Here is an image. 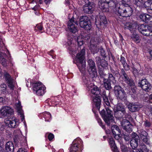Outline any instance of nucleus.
I'll list each match as a JSON object with an SVG mask.
<instances>
[{
  "mask_svg": "<svg viewBox=\"0 0 152 152\" xmlns=\"http://www.w3.org/2000/svg\"><path fill=\"white\" fill-rule=\"evenodd\" d=\"M35 28H37L39 30H42L43 29V26L41 23H39L36 26Z\"/></svg>",
  "mask_w": 152,
  "mask_h": 152,
  "instance_id": "nucleus-47",
  "label": "nucleus"
},
{
  "mask_svg": "<svg viewBox=\"0 0 152 152\" xmlns=\"http://www.w3.org/2000/svg\"><path fill=\"white\" fill-rule=\"evenodd\" d=\"M107 21L105 16L104 14L100 15L99 17L96 18L95 24L97 27L101 26L103 24H106Z\"/></svg>",
  "mask_w": 152,
  "mask_h": 152,
  "instance_id": "nucleus-17",
  "label": "nucleus"
},
{
  "mask_svg": "<svg viewBox=\"0 0 152 152\" xmlns=\"http://www.w3.org/2000/svg\"><path fill=\"white\" fill-rule=\"evenodd\" d=\"M98 42L99 39L97 35L92 36L90 41L89 48L93 54L97 53L98 51V48L97 46Z\"/></svg>",
  "mask_w": 152,
  "mask_h": 152,
  "instance_id": "nucleus-7",
  "label": "nucleus"
},
{
  "mask_svg": "<svg viewBox=\"0 0 152 152\" xmlns=\"http://www.w3.org/2000/svg\"><path fill=\"white\" fill-rule=\"evenodd\" d=\"M115 94L118 99L124 101L126 99V94L124 90L119 86L114 87Z\"/></svg>",
  "mask_w": 152,
  "mask_h": 152,
  "instance_id": "nucleus-5",
  "label": "nucleus"
},
{
  "mask_svg": "<svg viewBox=\"0 0 152 152\" xmlns=\"http://www.w3.org/2000/svg\"><path fill=\"white\" fill-rule=\"evenodd\" d=\"M107 80L110 81H110L113 82V83H115V78L112 74H109L108 79Z\"/></svg>",
  "mask_w": 152,
  "mask_h": 152,
  "instance_id": "nucleus-43",
  "label": "nucleus"
},
{
  "mask_svg": "<svg viewBox=\"0 0 152 152\" xmlns=\"http://www.w3.org/2000/svg\"><path fill=\"white\" fill-rule=\"evenodd\" d=\"M33 92L37 95L42 96L45 93V87L41 82H35L33 84Z\"/></svg>",
  "mask_w": 152,
  "mask_h": 152,
  "instance_id": "nucleus-4",
  "label": "nucleus"
},
{
  "mask_svg": "<svg viewBox=\"0 0 152 152\" xmlns=\"http://www.w3.org/2000/svg\"><path fill=\"white\" fill-rule=\"evenodd\" d=\"M95 6L94 3L89 2L83 7V10L85 13L91 14L93 12Z\"/></svg>",
  "mask_w": 152,
  "mask_h": 152,
  "instance_id": "nucleus-15",
  "label": "nucleus"
},
{
  "mask_svg": "<svg viewBox=\"0 0 152 152\" xmlns=\"http://www.w3.org/2000/svg\"><path fill=\"white\" fill-rule=\"evenodd\" d=\"M20 143H21L22 146L26 145H27L26 138L24 136L21 135L20 139H19Z\"/></svg>",
  "mask_w": 152,
  "mask_h": 152,
  "instance_id": "nucleus-39",
  "label": "nucleus"
},
{
  "mask_svg": "<svg viewBox=\"0 0 152 152\" xmlns=\"http://www.w3.org/2000/svg\"><path fill=\"white\" fill-rule=\"evenodd\" d=\"M111 129L113 134H115L116 133L120 134L121 131L118 126L113 125L112 126Z\"/></svg>",
  "mask_w": 152,
  "mask_h": 152,
  "instance_id": "nucleus-33",
  "label": "nucleus"
},
{
  "mask_svg": "<svg viewBox=\"0 0 152 152\" xmlns=\"http://www.w3.org/2000/svg\"><path fill=\"white\" fill-rule=\"evenodd\" d=\"M48 139L50 141H51L54 137V135L52 133H49L48 136Z\"/></svg>",
  "mask_w": 152,
  "mask_h": 152,
  "instance_id": "nucleus-48",
  "label": "nucleus"
},
{
  "mask_svg": "<svg viewBox=\"0 0 152 152\" xmlns=\"http://www.w3.org/2000/svg\"><path fill=\"white\" fill-rule=\"evenodd\" d=\"M96 58V61L98 65H100L103 68L106 69L107 67L108 64L105 60H101L99 57H97Z\"/></svg>",
  "mask_w": 152,
  "mask_h": 152,
  "instance_id": "nucleus-24",
  "label": "nucleus"
},
{
  "mask_svg": "<svg viewBox=\"0 0 152 152\" xmlns=\"http://www.w3.org/2000/svg\"><path fill=\"white\" fill-rule=\"evenodd\" d=\"M13 111L12 108L8 106H4L0 110V113L1 115L4 116H8L11 115Z\"/></svg>",
  "mask_w": 152,
  "mask_h": 152,
  "instance_id": "nucleus-16",
  "label": "nucleus"
},
{
  "mask_svg": "<svg viewBox=\"0 0 152 152\" xmlns=\"http://www.w3.org/2000/svg\"><path fill=\"white\" fill-rule=\"evenodd\" d=\"M139 31L143 35L146 36H152V28L143 24L139 25Z\"/></svg>",
  "mask_w": 152,
  "mask_h": 152,
  "instance_id": "nucleus-8",
  "label": "nucleus"
},
{
  "mask_svg": "<svg viewBox=\"0 0 152 152\" xmlns=\"http://www.w3.org/2000/svg\"><path fill=\"white\" fill-rule=\"evenodd\" d=\"M121 150L122 152H127V148L125 145H122L121 146Z\"/></svg>",
  "mask_w": 152,
  "mask_h": 152,
  "instance_id": "nucleus-46",
  "label": "nucleus"
},
{
  "mask_svg": "<svg viewBox=\"0 0 152 152\" xmlns=\"http://www.w3.org/2000/svg\"><path fill=\"white\" fill-rule=\"evenodd\" d=\"M145 22L148 24L152 26V17L148 14H146Z\"/></svg>",
  "mask_w": 152,
  "mask_h": 152,
  "instance_id": "nucleus-36",
  "label": "nucleus"
},
{
  "mask_svg": "<svg viewBox=\"0 0 152 152\" xmlns=\"http://www.w3.org/2000/svg\"><path fill=\"white\" fill-rule=\"evenodd\" d=\"M144 2V0H134V4L137 7H140L143 6Z\"/></svg>",
  "mask_w": 152,
  "mask_h": 152,
  "instance_id": "nucleus-38",
  "label": "nucleus"
},
{
  "mask_svg": "<svg viewBox=\"0 0 152 152\" xmlns=\"http://www.w3.org/2000/svg\"><path fill=\"white\" fill-rule=\"evenodd\" d=\"M73 39L70 37H68L67 42L65 44L66 47L69 46L68 48L70 52V53L74 54L75 53V51L74 50L75 46L73 43Z\"/></svg>",
  "mask_w": 152,
  "mask_h": 152,
  "instance_id": "nucleus-14",
  "label": "nucleus"
},
{
  "mask_svg": "<svg viewBox=\"0 0 152 152\" xmlns=\"http://www.w3.org/2000/svg\"><path fill=\"white\" fill-rule=\"evenodd\" d=\"M80 26L87 30H89L91 28L89 18L86 16L81 17L80 19Z\"/></svg>",
  "mask_w": 152,
  "mask_h": 152,
  "instance_id": "nucleus-9",
  "label": "nucleus"
},
{
  "mask_svg": "<svg viewBox=\"0 0 152 152\" xmlns=\"http://www.w3.org/2000/svg\"><path fill=\"white\" fill-rule=\"evenodd\" d=\"M150 54L152 57V50L150 52Z\"/></svg>",
  "mask_w": 152,
  "mask_h": 152,
  "instance_id": "nucleus-64",
  "label": "nucleus"
},
{
  "mask_svg": "<svg viewBox=\"0 0 152 152\" xmlns=\"http://www.w3.org/2000/svg\"><path fill=\"white\" fill-rule=\"evenodd\" d=\"M43 116L46 121H49L51 118L50 114L48 112H45L43 114Z\"/></svg>",
  "mask_w": 152,
  "mask_h": 152,
  "instance_id": "nucleus-37",
  "label": "nucleus"
},
{
  "mask_svg": "<svg viewBox=\"0 0 152 152\" xmlns=\"http://www.w3.org/2000/svg\"><path fill=\"white\" fill-rule=\"evenodd\" d=\"M17 152H27L26 151L23 150L21 148L19 149L17 151Z\"/></svg>",
  "mask_w": 152,
  "mask_h": 152,
  "instance_id": "nucleus-58",
  "label": "nucleus"
},
{
  "mask_svg": "<svg viewBox=\"0 0 152 152\" xmlns=\"http://www.w3.org/2000/svg\"><path fill=\"white\" fill-rule=\"evenodd\" d=\"M98 122L99 124V125L102 127V129H105V127L104 126L102 125V121L100 120V119H98Z\"/></svg>",
  "mask_w": 152,
  "mask_h": 152,
  "instance_id": "nucleus-49",
  "label": "nucleus"
},
{
  "mask_svg": "<svg viewBox=\"0 0 152 152\" xmlns=\"http://www.w3.org/2000/svg\"><path fill=\"white\" fill-rule=\"evenodd\" d=\"M92 78H89L88 76L84 75L83 77V80L84 85L86 87V90L88 93L91 94L95 96L94 97L93 101L97 108L99 110L101 103L100 97L102 96L104 102V105L105 106L106 112L103 109L100 112V114L102 115L105 122L108 125H110L111 123L114 122L113 118V112L109 107H106V105L108 107L110 106V103L108 98L106 95L105 91L103 92L101 94H100V92L99 88L94 84L93 82L91 80Z\"/></svg>",
  "mask_w": 152,
  "mask_h": 152,
  "instance_id": "nucleus-1",
  "label": "nucleus"
},
{
  "mask_svg": "<svg viewBox=\"0 0 152 152\" xmlns=\"http://www.w3.org/2000/svg\"><path fill=\"white\" fill-rule=\"evenodd\" d=\"M132 72L134 75H137L138 73L137 70L134 67H132Z\"/></svg>",
  "mask_w": 152,
  "mask_h": 152,
  "instance_id": "nucleus-52",
  "label": "nucleus"
},
{
  "mask_svg": "<svg viewBox=\"0 0 152 152\" xmlns=\"http://www.w3.org/2000/svg\"><path fill=\"white\" fill-rule=\"evenodd\" d=\"M115 75L117 76H120V75L119 74V72L117 71H116L115 73Z\"/></svg>",
  "mask_w": 152,
  "mask_h": 152,
  "instance_id": "nucleus-61",
  "label": "nucleus"
},
{
  "mask_svg": "<svg viewBox=\"0 0 152 152\" xmlns=\"http://www.w3.org/2000/svg\"><path fill=\"white\" fill-rule=\"evenodd\" d=\"M129 110L132 112H135L138 111L140 107L138 105L133 103H130L128 106Z\"/></svg>",
  "mask_w": 152,
  "mask_h": 152,
  "instance_id": "nucleus-27",
  "label": "nucleus"
},
{
  "mask_svg": "<svg viewBox=\"0 0 152 152\" xmlns=\"http://www.w3.org/2000/svg\"><path fill=\"white\" fill-rule=\"evenodd\" d=\"M39 8V6L38 5H36L32 9L35 11L38 9Z\"/></svg>",
  "mask_w": 152,
  "mask_h": 152,
  "instance_id": "nucleus-55",
  "label": "nucleus"
},
{
  "mask_svg": "<svg viewBox=\"0 0 152 152\" xmlns=\"http://www.w3.org/2000/svg\"><path fill=\"white\" fill-rule=\"evenodd\" d=\"M5 123L6 125L10 127H15L18 123V120L15 117L6 119Z\"/></svg>",
  "mask_w": 152,
  "mask_h": 152,
  "instance_id": "nucleus-18",
  "label": "nucleus"
},
{
  "mask_svg": "<svg viewBox=\"0 0 152 152\" xmlns=\"http://www.w3.org/2000/svg\"><path fill=\"white\" fill-rule=\"evenodd\" d=\"M6 85L5 84H1L0 86V90L2 92H4L6 91Z\"/></svg>",
  "mask_w": 152,
  "mask_h": 152,
  "instance_id": "nucleus-44",
  "label": "nucleus"
},
{
  "mask_svg": "<svg viewBox=\"0 0 152 152\" xmlns=\"http://www.w3.org/2000/svg\"><path fill=\"white\" fill-rule=\"evenodd\" d=\"M138 86L140 87L142 89L146 92H148L151 88L152 86L149 82L145 79H142L139 81Z\"/></svg>",
  "mask_w": 152,
  "mask_h": 152,
  "instance_id": "nucleus-11",
  "label": "nucleus"
},
{
  "mask_svg": "<svg viewBox=\"0 0 152 152\" xmlns=\"http://www.w3.org/2000/svg\"><path fill=\"white\" fill-rule=\"evenodd\" d=\"M147 133L145 131L142 130L141 131L140 136L141 139L147 144H149L148 139L147 137Z\"/></svg>",
  "mask_w": 152,
  "mask_h": 152,
  "instance_id": "nucleus-26",
  "label": "nucleus"
},
{
  "mask_svg": "<svg viewBox=\"0 0 152 152\" xmlns=\"http://www.w3.org/2000/svg\"><path fill=\"white\" fill-rule=\"evenodd\" d=\"M146 15V14H142L140 15V17L141 20L144 22L146 21V20H145V19Z\"/></svg>",
  "mask_w": 152,
  "mask_h": 152,
  "instance_id": "nucleus-45",
  "label": "nucleus"
},
{
  "mask_svg": "<svg viewBox=\"0 0 152 152\" xmlns=\"http://www.w3.org/2000/svg\"><path fill=\"white\" fill-rule=\"evenodd\" d=\"M4 99L2 97H0V103H3L4 101Z\"/></svg>",
  "mask_w": 152,
  "mask_h": 152,
  "instance_id": "nucleus-60",
  "label": "nucleus"
},
{
  "mask_svg": "<svg viewBox=\"0 0 152 152\" xmlns=\"http://www.w3.org/2000/svg\"><path fill=\"white\" fill-rule=\"evenodd\" d=\"M85 50L84 48L77 54L73 60V63L76 64L80 72L83 73L86 69V64L85 61Z\"/></svg>",
  "mask_w": 152,
  "mask_h": 152,
  "instance_id": "nucleus-3",
  "label": "nucleus"
},
{
  "mask_svg": "<svg viewBox=\"0 0 152 152\" xmlns=\"http://www.w3.org/2000/svg\"><path fill=\"white\" fill-rule=\"evenodd\" d=\"M101 53H102L101 55L102 56H104V55H105V53H104V50L102 49H101Z\"/></svg>",
  "mask_w": 152,
  "mask_h": 152,
  "instance_id": "nucleus-56",
  "label": "nucleus"
},
{
  "mask_svg": "<svg viewBox=\"0 0 152 152\" xmlns=\"http://www.w3.org/2000/svg\"><path fill=\"white\" fill-rule=\"evenodd\" d=\"M15 106L18 115L20 116L21 120L22 121L24 119V116L23 115V111L22 110V107L21 105L20 102L19 100H16Z\"/></svg>",
  "mask_w": 152,
  "mask_h": 152,
  "instance_id": "nucleus-20",
  "label": "nucleus"
},
{
  "mask_svg": "<svg viewBox=\"0 0 152 152\" xmlns=\"http://www.w3.org/2000/svg\"><path fill=\"white\" fill-rule=\"evenodd\" d=\"M130 86V92L131 93L132 92L133 94H134L136 92V87L133 81L132 84H128Z\"/></svg>",
  "mask_w": 152,
  "mask_h": 152,
  "instance_id": "nucleus-40",
  "label": "nucleus"
},
{
  "mask_svg": "<svg viewBox=\"0 0 152 152\" xmlns=\"http://www.w3.org/2000/svg\"><path fill=\"white\" fill-rule=\"evenodd\" d=\"M109 143L113 151L114 152H118L117 147L115 144V141L112 138H109Z\"/></svg>",
  "mask_w": 152,
  "mask_h": 152,
  "instance_id": "nucleus-28",
  "label": "nucleus"
},
{
  "mask_svg": "<svg viewBox=\"0 0 152 152\" xmlns=\"http://www.w3.org/2000/svg\"><path fill=\"white\" fill-rule=\"evenodd\" d=\"M53 50H51L50 52L49 53V54L51 55H52V54L53 53Z\"/></svg>",
  "mask_w": 152,
  "mask_h": 152,
  "instance_id": "nucleus-62",
  "label": "nucleus"
},
{
  "mask_svg": "<svg viewBox=\"0 0 152 152\" xmlns=\"http://www.w3.org/2000/svg\"><path fill=\"white\" fill-rule=\"evenodd\" d=\"M120 61L124 69L126 70H129V66L127 64L125 58L122 56H121Z\"/></svg>",
  "mask_w": 152,
  "mask_h": 152,
  "instance_id": "nucleus-31",
  "label": "nucleus"
},
{
  "mask_svg": "<svg viewBox=\"0 0 152 152\" xmlns=\"http://www.w3.org/2000/svg\"><path fill=\"white\" fill-rule=\"evenodd\" d=\"M99 72L101 78V81H102L103 83L105 88L107 90L110 89L111 84L110 81L107 78V75L104 73L102 69H99Z\"/></svg>",
  "mask_w": 152,
  "mask_h": 152,
  "instance_id": "nucleus-10",
  "label": "nucleus"
},
{
  "mask_svg": "<svg viewBox=\"0 0 152 152\" xmlns=\"http://www.w3.org/2000/svg\"><path fill=\"white\" fill-rule=\"evenodd\" d=\"M149 102L150 103H152V94L149 96Z\"/></svg>",
  "mask_w": 152,
  "mask_h": 152,
  "instance_id": "nucleus-54",
  "label": "nucleus"
},
{
  "mask_svg": "<svg viewBox=\"0 0 152 152\" xmlns=\"http://www.w3.org/2000/svg\"><path fill=\"white\" fill-rule=\"evenodd\" d=\"M124 28L126 29H129L131 31L132 29H134L136 28V25L135 23L128 22L125 24Z\"/></svg>",
  "mask_w": 152,
  "mask_h": 152,
  "instance_id": "nucleus-29",
  "label": "nucleus"
},
{
  "mask_svg": "<svg viewBox=\"0 0 152 152\" xmlns=\"http://www.w3.org/2000/svg\"><path fill=\"white\" fill-rule=\"evenodd\" d=\"M132 38L136 43H138L140 42V39L139 36L137 34H133L132 36Z\"/></svg>",
  "mask_w": 152,
  "mask_h": 152,
  "instance_id": "nucleus-34",
  "label": "nucleus"
},
{
  "mask_svg": "<svg viewBox=\"0 0 152 152\" xmlns=\"http://www.w3.org/2000/svg\"><path fill=\"white\" fill-rule=\"evenodd\" d=\"M117 0H100L98 5L103 12H108L109 7L115 6L116 13L119 16L125 17L130 16L132 12L131 7L127 4L120 6Z\"/></svg>",
  "mask_w": 152,
  "mask_h": 152,
  "instance_id": "nucleus-2",
  "label": "nucleus"
},
{
  "mask_svg": "<svg viewBox=\"0 0 152 152\" xmlns=\"http://www.w3.org/2000/svg\"><path fill=\"white\" fill-rule=\"evenodd\" d=\"M119 36L120 38H122L123 37L122 35L120 33H119Z\"/></svg>",
  "mask_w": 152,
  "mask_h": 152,
  "instance_id": "nucleus-63",
  "label": "nucleus"
},
{
  "mask_svg": "<svg viewBox=\"0 0 152 152\" xmlns=\"http://www.w3.org/2000/svg\"><path fill=\"white\" fill-rule=\"evenodd\" d=\"M132 139L130 142V144L133 149L135 148L138 146V142L139 137L135 133L132 134Z\"/></svg>",
  "mask_w": 152,
  "mask_h": 152,
  "instance_id": "nucleus-19",
  "label": "nucleus"
},
{
  "mask_svg": "<svg viewBox=\"0 0 152 152\" xmlns=\"http://www.w3.org/2000/svg\"><path fill=\"white\" fill-rule=\"evenodd\" d=\"M51 0H45V2L47 4H49Z\"/></svg>",
  "mask_w": 152,
  "mask_h": 152,
  "instance_id": "nucleus-57",
  "label": "nucleus"
},
{
  "mask_svg": "<svg viewBox=\"0 0 152 152\" xmlns=\"http://www.w3.org/2000/svg\"><path fill=\"white\" fill-rule=\"evenodd\" d=\"M124 139L126 140H129V138L128 136H126L124 137Z\"/></svg>",
  "mask_w": 152,
  "mask_h": 152,
  "instance_id": "nucleus-59",
  "label": "nucleus"
},
{
  "mask_svg": "<svg viewBox=\"0 0 152 152\" xmlns=\"http://www.w3.org/2000/svg\"><path fill=\"white\" fill-rule=\"evenodd\" d=\"M87 62L88 71L91 76L92 78L96 77L97 72L95 62L91 59H88Z\"/></svg>",
  "mask_w": 152,
  "mask_h": 152,
  "instance_id": "nucleus-6",
  "label": "nucleus"
},
{
  "mask_svg": "<svg viewBox=\"0 0 152 152\" xmlns=\"http://www.w3.org/2000/svg\"><path fill=\"white\" fill-rule=\"evenodd\" d=\"M4 54L3 53H0V62L2 65L4 66H6L7 65L6 61L4 58L3 55Z\"/></svg>",
  "mask_w": 152,
  "mask_h": 152,
  "instance_id": "nucleus-35",
  "label": "nucleus"
},
{
  "mask_svg": "<svg viewBox=\"0 0 152 152\" xmlns=\"http://www.w3.org/2000/svg\"><path fill=\"white\" fill-rule=\"evenodd\" d=\"M151 125V124L149 121H145L144 125L145 127H149Z\"/></svg>",
  "mask_w": 152,
  "mask_h": 152,
  "instance_id": "nucleus-50",
  "label": "nucleus"
},
{
  "mask_svg": "<svg viewBox=\"0 0 152 152\" xmlns=\"http://www.w3.org/2000/svg\"><path fill=\"white\" fill-rule=\"evenodd\" d=\"M114 115L115 117L117 118H125L126 114V111H114Z\"/></svg>",
  "mask_w": 152,
  "mask_h": 152,
  "instance_id": "nucleus-30",
  "label": "nucleus"
},
{
  "mask_svg": "<svg viewBox=\"0 0 152 152\" xmlns=\"http://www.w3.org/2000/svg\"><path fill=\"white\" fill-rule=\"evenodd\" d=\"M121 125L123 128L127 132H130L132 131V126L128 120H123L121 122Z\"/></svg>",
  "mask_w": 152,
  "mask_h": 152,
  "instance_id": "nucleus-21",
  "label": "nucleus"
},
{
  "mask_svg": "<svg viewBox=\"0 0 152 152\" xmlns=\"http://www.w3.org/2000/svg\"><path fill=\"white\" fill-rule=\"evenodd\" d=\"M120 134L116 133L115 134H113V135H114V137L115 139L118 140L119 139V138H120Z\"/></svg>",
  "mask_w": 152,
  "mask_h": 152,
  "instance_id": "nucleus-53",
  "label": "nucleus"
},
{
  "mask_svg": "<svg viewBox=\"0 0 152 152\" xmlns=\"http://www.w3.org/2000/svg\"><path fill=\"white\" fill-rule=\"evenodd\" d=\"M121 74L122 75V77L123 80H124L128 84H132L133 80L130 79L127 75L125 73L124 70L122 69L121 72Z\"/></svg>",
  "mask_w": 152,
  "mask_h": 152,
  "instance_id": "nucleus-23",
  "label": "nucleus"
},
{
  "mask_svg": "<svg viewBox=\"0 0 152 152\" xmlns=\"http://www.w3.org/2000/svg\"><path fill=\"white\" fill-rule=\"evenodd\" d=\"M151 1V0H148L146 1H145L143 4V6L146 8L148 9L151 6V5L152 4Z\"/></svg>",
  "mask_w": 152,
  "mask_h": 152,
  "instance_id": "nucleus-41",
  "label": "nucleus"
},
{
  "mask_svg": "<svg viewBox=\"0 0 152 152\" xmlns=\"http://www.w3.org/2000/svg\"><path fill=\"white\" fill-rule=\"evenodd\" d=\"M14 149L13 143L11 141L8 142L6 145L4 152H13Z\"/></svg>",
  "mask_w": 152,
  "mask_h": 152,
  "instance_id": "nucleus-25",
  "label": "nucleus"
},
{
  "mask_svg": "<svg viewBox=\"0 0 152 152\" xmlns=\"http://www.w3.org/2000/svg\"><path fill=\"white\" fill-rule=\"evenodd\" d=\"M82 140L79 138L75 139L69 148L70 152H77L78 151L79 144L81 143Z\"/></svg>",
  "mask_w": 152,
  "mask_h": 152,
  "instance_id": "nucleus-12",
  "label": "nucleus"
},
{
  "mask_svg": "<svg viewBox=\"0 0 152 152\" xmlns=\"http://www.w3.org/2000/svg\"><path fill=\"white\" fill-rule=\"evenodd\" d=\"M114 111H125V108L124 106L122 104L119 103L117 104V105L115 106L114 109Z\"/></svg>",
  "mask_w": 152,
  "mask_h": 152,
  "instance_id": "nucleus-32",
  "label": "nucleus"
},
{
  "mask_svg": "<svg viewBox=\"0 0 152 152\" xmlns=\"http://www.w3.org/2000/svg\"><path fill=\"white\" fill-rule=\"evenodd\" d=\"M77 22L75 21L74 18H72L68 22V26L71 32L75 33L77 31Z\"/></svg>",
  "mask_w": 152,
  "mask_h": 152,
  "instance_id": "nucleus-13",
  "label": "nucleus"
},
{
  "mask_svg": "<svg viewBox=\"0 0 152 152\" xmlns=\"http://www.w3.org/2000/svg\"><path fill=\"white\" fill-rule=\"evenodd\" d=\"M4 75L5 79L7 81L8 86L11 89L13 90L14 85L12 78L11 77L10 75L7 72Z\"/></svg>",
  "mask_w": 152,
  "mask_h": 152,
  "instance_id": "nucleus-22",
  "label": "nucleus"
},
{
  "mask_svg": "<svg viewBox=\"0 0 152 152\" xmlns=\"http://www.w3.org/2000/svg\"><path fill=\"white\" fill-rule=\"evenodd\" d=\"M129 152H143V151L142 150L140 149L139 150H135V151L133 149H131Z\"/></svg>",
  "mask_w": 152,
  "mask_h": 152,
  "instance_id": "nucleus-51",
  "label": "nucleus"
},
{
  "mask_svg": "<svg viewBox=\"0 0 152 152\" xmlns=\"http://www.w3.org/2000/svg\"><path fill=\"white\" fill-rule=\"evenodd\" d=\"M77 42L78 45L81 46L83 44V39L81 38V37L79 36L77 39Z\"/></svg>",
  "mask_w": 152,
  "mask_h": 152,
  "instance_id": "nucleus-42",
  "label": "nucleus"
}]
</instances>
